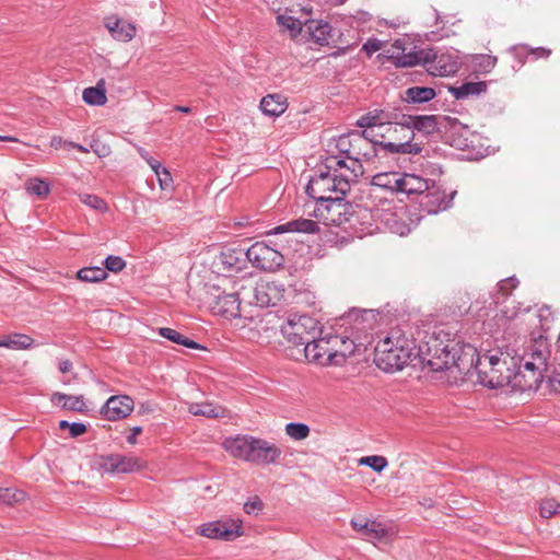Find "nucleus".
<instances>
[{
    "label": "nucleus",
    "instance_id": "f257e3e1",
    "mask_svg": "<svg viewBox=\"0 0 560 560\" xmlns=\"http://www.w3.org/2000/svg\"><path fill=\"white\" fill-rule=\"evenodd\" d=\"M445 337L446 334L440 332L430 337L425 345L419 348L417 354L420 355L422 363L434 372L453 366L463 372L468 365L472 366L476 349L469 345L460 346L458 341Z\"/></svg>",
    "mask_w": 560,
    "mask_h": 560
},
{
    "label": "nucleus",
    "instance_id": "f03ea898",
    "mask_svg": "<svg viewBox=\"0 0 560 560\" xmlns=\"http://www.w3.org/2000/svg\"><path fill=\"white\" fill-rule=\"evenodd\" d=\"M325 168L310 179L306 194L318 203L316 217L328 220L324 211L341 214L345 208L343 196L350 190V179L337 175L336 170L331 173L332 165H325Z\"/></svg>",
    "mask_w": 560,
    "mask_h": 560
},
{
    "label": "nucleus",
    "instance_id": "7ed1b4c3",
    "mask_svg": "<svg viewBox=\"0 0 560 560\" xmlns=\"http://www.w3.org/2000/svg\"><path fill=\"white\" fill-rule=\"evenodd\" d=\"M413 341L400 329H393L374 349V362L384 372L393 373L406 366L416 353Z\"/></svg>",
    "mask_w": 560,
    "mask_h": 560
},
{
    "label": "nucleus",
    "instance_id": "20e7f679",
    "mask_svg": "<svg viewBox=\"0 0 560 560\" xmlns=\"http://www.w3.org/2000/svg\"><path fill=\"white\" fill-rule=\"evenodd\" d=\"M223 447L232 456L258 465L275 464L282 453L275 444L249 435L228 438Z\"/></svg>",
    "mask_w": 560,
    "mask_h": 560
},
{
    "label": "nucleus",
    "instance_id": "39448f33",
    "mask_svg": "<svg viewBox=\"0 0 560 560\" xmlns=\"http://www.w3.org/2000/svg\"><path fill=\"white\" fill-rule=\"evenodd\" d=\"M282 336L289 343L302 346L312 338L319 337V322L306 314L290 313L280 326Z\"/></svg>",
    "mask_w": 560,
    "mask_h": 560
},
{
    "label": "nucleus",
    "instance_id": "423d86ee",
    "mask_svg": "<svg viewBox=\"0 0 560 560\" xmlns=\"http://www.w3.org/2000/svg\"><path fill=\"white\" fill-rule=\"evenodd\" d=\"M380 313L374 310H351L340 317V325L347 327L351 331L353 339L350 340L352 348L349 353L353 352L357 345H363L362 337L372 331L378 324Z\"/></svg>",
    "mask_w": 560,
    "mask_h": 560
},
{
    "label": "nucleus",
    "instance_id": "0eeeda50",
    "mask_svg": "<svg viewBox=\"0 0 560 560\" xmlns=\"http://www.w3.org/2000/svg\"><path fill=\"white\" fill-rule=\"evenodd\" d=\"M387 57L398 68L422 65L429 71V66L435 60V51L432 48L418 49L417 46L407 51L406 39H396L387 50Z\"/></svg>",
    "mask_w": 560,
    "mask_h": 560
},
{
    "label": "nucleus",
    "instance_id": "6e6552de",
    "mask_svg": "<svg viewBox=\"0 0 560 560\" xmlns=\"http://www.w3.org/2000/svg\"><path fill=\"white\" fill-rule=\"evenodd\" d=\"M244 255L254 267L265 271H276L284 262L283 255L264 242L254 243Z\"/></svg>",
    "mask_w": 560,
    "mask_h": 560
},
{
    "label": "nucleus",
    "instance_id": "1a4fd4ad",
    "mask_svg": "<svg viewBox=\"0 0 560 560\" xmlns=\"http://www.w3.org/2000/svg\"><path fill=\"white\" fill-rule=\"evenodd\" d=\"M102 468L112 475L131 474L145 467V462L132 455L109 454L101 458Z\"/></svg>",
    "mask_w": 560,
    "mask_h": 560
},
{
    "label": "nucleus",
    "instance_id": "9d476101",
    "mask_svg": "<svg viewBox=\"0 0 560 560\" xmlns=\"http://www.w3.org/2000/svg\"><path fill=\"white\" fill-rule=\"evenodd\" d=\"M398 126L408 129L410 141L415 137V130L428 136L439 131L438 116L435 115H408L399 112Z\"/></svg>",
    "mask_w": 560,
    "mask_h": 560
},
{
    "label": "nucleus",
    "instance_id": "9b49d317",
    "mask_svg": "<svg viewBox=\"0 0 560 560\" xmlns=\"http://www.w3.org/2000/svg\"><path fill=\"white\" fill-rule=\"evenodd\" d=\"M455 195L456 191L454 190L446 196L445 191L431 180L430 187L421 197L420 207L429 214H436L441 211L447 210L452 206Z\"/></svg>",
    "mask_w": 560,
    "mask_h": 560
},
{
    "label": "nucleus",
    "instance_id": "f8f14e48",
    "mask_svg": "<svg viewBox=\"0 0 560 560\" xmlns=\"http://www.w3.org/2000/svg\"><path fill=\"white\" fill-rule=\"evenodd\" d=\"M198 532L205 537L228 541L233 540L243 534L242 522L240 520L215 521L202 524Z\"/></svg>",
    "mask_w": 560,
    "mask_h": 560
},
{
    "label": "nucleus",
    "instance_id": "ddd939ff",
    "mask_svg": "<svg viewBox=\"0 0 560 560\" xmlns=\"http://www.w3.org/2000/svg\"><path fill=\"white\" fill-rule=\"evenodd\" d=\"M545 371L530 366L529 362L520 360L517 371L512 373V387L522 392L536 390L545 376Z\"/></svg>",
    "mask_w": 560,
    "mask_h": 560
},
{
    "label": "nucleus",
    "instance_id": "4468645a",
    "mask_svg": "<svg viewBox=\"0 0 560 560\" xmlns=\"http://www.w3.org/2000/svg\"><path fill=\"white\" fill-rule=\"evenodd\" d=\"M482 369L475 366L477 382L488 388L495 389L504 386H512V372L509 368L488 366Z\"/></svg>",
    "mask_w": 560,
    "mask_h": 560
},
{
    "label": "nucleus",
    "instance_id": "2eb2a0df",
    "mask_svg": "<svg viewBox=\"0 0 560 560\" xmlns=\"http://www.w3.org/2000/svg\"><path fill=\"white\" fill-rule=\"evenodd\" d=\"M212 294L213 299L210 302L211 310L214 314L224 316L226 318H236L241 316V301L237 293H220Z\"/></svg>",
    "mask_w": 560,
    "mask_h": 560
},
{
    "label": "nucleus",
    "instance_id": "dca6fc26",
    "mask_svg": "<svg viewBox=\"0 0 560 560\" xmlns=\"http://www.w3.org/2000/svg\"><path fill=\"white\" fill-rule=\"evenodd\" d=\"M133 407L135 404L131 397L127 395L112 396L101 408V413L109 421H117L128 417Z\"/></svg>",
    "mask_w": 560,
    "mask_h": 560
},
{
    "label": "nucleus",
    "instance_id": "f3484780",
    "mask_svg": "<svg viewBox=\"0 0 560 560\" xmlns=\"http://www.w3.org/2000/svg\"><path fill=\"white\" fill-rule=\"evenodd\" d=\"M398 116L399 110H384V109H374L371 110L363 116H361L357 120V126L360 128H373L376 126H383V125H395L397 127L398 125Z\"/></svg>",
    "mask_w": 560,
    "mask_h": 560
},
{
    "label": "nucleus",
    "instance_id": "a211bd4d",
    "mask_svg": "<svg viewBox=\"0 0 560 560\" xmlns=\"http://www.w3.org/2000/svg\"><path fill=\"white\" fill-rule=\"evenodd\" d=\"M105 26L110 35L120 42H129L136 36L135 24L118 19L117 16H108L105 20Z\"/></svg>",
    "mask_w": 560,
    "mask_h": 560
},
{
    "label": "nucleus",
    "instance_id": "6ab92c4d",
    "mask_svg": "<svg viewBox=\"0 0 560 560\" xmlns=\"http://www.w3.org/2000/svg\"><path fill=\"white\" fill-rule=\"evenodd\" d=\"M319 230L318 224L310 219H296L287 223L277 225L268 234H283V233H306L313 234Z\"/></svg>",
    "mask_w": 560,
    "mask_h": 560
},
{
    "label": "nucleus",
    "instance_id": "aec40b11",
    "mask_svg": "<svg viewBox=\"0 0 560 560\" xmlns=\"http://www.w3.org/2000/svg\"><path fill=\"white\" fill-rule=\"evenodd\" d=\"M430 182L419 175L411 173L400 174V186L399 192L410 195H423L430 187Z\"/></svg>",
    "mask_w": 560,
    "mask_h": 560
},
{
    "label": "nucleus",
    "instance_id": "412c9836",
    "mask_svg": "<svg viewBox=\"0 0 560 560\" xmlns=\"http://www.w3.org/2000/svg\"><path fill=\"white\" fill-rule=\"evenodd\" d=\"M279 299L277 287L269 283H258L254 288V302L259 307H268L275 305Z\"/></svg>",
    "mask_w": 560,
    "mask_h": 560
},
{
    "label": "nucleus",
    "instance_id": "4be33fe9",
    "mask_svg": "<svg viewBox=\"0 0 560 560\" xmlns=\"http://www.w3.org/2000/svg\"><path fill=\"white\" fill-rule=\"evenodd\" d=\"M457 70L458 62L448 54L435 52V60L433 65L429 66V72L440 77H448L456 73Z\"/></svg>",
    "mask_w": 560,
    "mask_h": 560
},
{
    "label": "nucleus",
    "instance_id": "5701e85b",
    "mask_svg": "<svg viewBox=\"0 0 560 560\" xmlns=\"http://www.w3.org/2000/svg\"><path fill=\"white\" fill-rule=\"evenodd\" d=\"M51 402L56 406L61 407L66 410L84 412L88 410L84 397L82 395H67L60 392H56L51 396Z\"/></svg>",
    "mask_w": 560,
    "mask_h": 560
},
{
    "label": "nucleus",
    "instance_id": "b1692460",
    "mask_svg": "<svg viewBox=\"0 0 560 560\" xmlns=\"http://www.w3.org/2000/svg\"><path fill=\"white\" fill-rule=\"evenodd\" d=\"M288 107L287 100L281 94H268L260 101L259 108L270 117H278L285 112Z\"/></svg>",
    "mask_w": 560,
    "mask_h": 560
},
{
    "label": "nucleus",
    "instance_id": "393cba45",
    "mask_svg": "<svg viewBox=\"0 0 560 560\" xmlns=\"http://www.w3.org/2000/svg\"><path fill=\"white\" fill-rule=\"evenodd\" d=\"M436 96L435 90L429 86H411L401 94V100L407 104L428 103Z\"/></svg>",
    "mask_w": 560,
    "mask_h": 560
},
{
    "label": "nucleus",
    "instance_id": "a878e982",
    "mask_svg": "<svg viewBox=\"0 0 560 560\" xmlns=\"http://www.w3.org/2000/svg\"><path fill=\"white\" fill-rule=\"evenodd\" d=\"M450 93L456 100H467L470 96H479L487 91V84L483 81L465 82L460 86H450Z\"/></svg>",
    "mask_w": 560,
    "mask_h": 560
},
{
    "label": "nucleus",
    "instance_id": "bb28decb",
    "mask_svg": "<svg viewBox=\"0 0 560 560\" xmlns=\"http://www.w3.org/2000/svg\"><path fill=\"white\" fill-rule=\"evenodd\" d=\"M377 145H380L384 151L393 153V154H413L417 155L421 153L422 147L420 143L410 141L409 138H407L404 142H377Z\"/></svg>",
    "mask_w": 560,
    "mask_h": 560
},
{
    "label": "nucleus",
    "instance_id": "cd10ccee",
    "mask_svg": "<svg viewBox=\"0 0 560 560\" xmlns=\"http://www.w3.org/2000/svg\"><path fill=\"white\" fill-rule=\"evenodd\" d=\"M328 345L323 338H312V340L305 341L302 346H304V355L307 360L313 362H320V360L327 354V349L324 347ZM331 353H328L330 357Z\"/></svg>",
    "mask_w": 560,
    "mask_h": 560
},
{
    "label": "nucleus",
    "instance_id": "c85d7f7f",
    "mask_svg": "<svg viewBox=\"0 0 560 560\" xmlns=\"http://www.w3.org/2000/svg\"><path fill=\"white\" fill-rule=\"evenodd\" d=\"M550 355V351L548 350V348L545 346L542 347V345H539V347H534L532 348L530 352L524 354L521 360L522 361H525V362H529L530 363V366H535L536 370L537 369H540L545 372H547V368H548V358Z\"/></svg>",
    "mask_w": 560,
    "mask_h": 560
},
{
    "label": "nucleus",
    "instance_id": "c756f323",
    "mask_svg": "<svg viewBox=\"0 0 560 560\" xmlns=\"http://www.w3.org/2000/svg\"><path fill=\"white\" fill-rule=\"evenodd\" d=\"M83 101L89 105L101 106L107 101L105 80L101 79L97 81L95 86H90L83 91Z\"/></svg>",
    "mask_w": 560,
    "mask_h": 560
},
{
    "label": "nucleus",
    "instance_id": "7c9ffc66",
    "mask_svg": "<svg viewBox=\"0 0 560 560\" xmlns=\"http://www.w3.org/2000/svg\"><path fill=\"white\" fill-rule=\"evenodd\" d=\"M34 346V339L25 334L14 332L0 340V348L26 350Z\"/></svg>",
    "mask_w": 560,
    "mask_h": 560
},
{
    "label": "nucleus",
    "instance_id": "2f4dec72",
    "mask_svg": "<svg viewBox=\"0 0 560 560\" xmlns=\"http://www.w3.org/2000/svg\"><path fill=\"white\" fill-rule=\"evenodd\" d=\"M188 411L194 416H202L207 418H220L225 413V409L212 402H192L188 407Z\"/></svg>",
    "mask_w": 560,
    "mask_h": 560
},
{
    "label": "nucleus",
    "instance_id": "473e14b6",
    "mask_svg": "<svg viewBox=\"0 0 560 560\" xmlns=\"http://www.w3.org/2000/svg\"><path fill=\"white\" fill-rule=\"evenodd\" d=\"M159 335L174 343H177V345L190 348V349H202L203 348L198 342L189 339L188 337L182 335L177 330L170 328V327L159 328Z\"/></svg>",
    "mask_w": 560,
    "mask_h": 560
},
{
    "label": "nucleus",
    "instance_id": "72a5a7b5",
    "mask_svg": "<svg viewBox=\"0 0 560 560\" xmlns=\"http://www.w3.org/2000/svg\"><path fill=\"white\" fill-rule=\"evenodd\" d=\"M373 185L399 192L400 174L396 172L380 173L373 177Z\"/></svg>",
    "mask_w": 560,
    "mask_h": 560
},
{
    "label": "nucleus",
    "instance_id": "f704fd0d",
    "mask_svg": "<svg viewBox=\"0 0 560 560\" xmlns=\"http://www.w3.org/2000/svg\"><path fill=\"white\" fill-rule=\"evenodd\" d=\"M106 269L97 266L84 267L77 272V278L83 282L95 283L107 278Z\"/></svg>",
    "mask_w": 560,
    "mask_h": 560
},
{
    "label": "nucleus",
    "instance_id": "c9c22d12",
    "mask_svg": "<svg viewBox=\"0 0 560 560\" xmlns=\"http://www.w3.org/2000/svg\"><path fill=\"white\" fill-rule=\"evenodd\" d=\"M242 255H244L242 250L228 249L221 253V261L228 270L238 271L243 268Z\"/></svg>",
    "mask_w": 560,
    "mask_h": 560
},
{
    "label": "nucleus",
    "instance_id": "e433bc0d",
    "mask_svg": "<svg viewBox=\"0 0 560 560\" xmlns=\"http://www.w3.org/2000/svg\"><path fill=\"white\" fill-rule=\"evenodd\" d=\"M277 22L283 31L290 32V35L292 38L298 37V35L302 31V22L294 16L287 15V14H279L277 16Z\"/></svg>",
    "mask_w": 560,
    "mask_h": 560
},
{
    "label": "nucleus",
    "instance_id": "4c0bfd02",
    "mask_svg": "<svg viewBox=\"0 0 560 560\" xmlns=\"http://www.w3.org/2000/svg\"><path fill=\"white\" fill-rule=\"evenodd\" d=\"M285 434L294 441L305 440L311 432L310 427L302 422H289L284 428Z\"/></svg>",
    "mask_w": 560,
    "mask_h": 560
},
{
    "label": "nucleus",
    "instance_id": "58836bf2",
    "mask_svg": "<svg viewBox=\"0 0 560 560\" xmlns=\"http://www.w3.org/2000/svg\"><path fill=\"white\" fill-rule=\"evenodd\" d=\"M495 63L497 57L487 54L476 55L472 59L475 71L480 73H489L495 67Z\"/></svg>",
    "mask_w": 560,
    "mask_h": 560
},
{
    "label": "nucleus",
    "instance_id": "ea45409f",
    "mask_svg": "<svg viewBox=\"0 0 560 560\" xmlns=\"http://www.w3.org/2000/svg\"><path fill=\"white\" fill-rule=\"evenodd\" d=\"M308 30L311 31V36L316 44L320 46L328 44V38L331 31V27L328 23H317L314 28L308 26Z\"/></svg>",
    "mask_w": 560,
    "mask_h": 560
},
{
    "label": "nucleus",
    "instance_id": "a19ab883",
    "mask_svg": "<svg viewBox=\"0 0 560 560\" xmlns=\"http://www.w3.org/2000/svg\"><path fill=\"white\" fill-rule=\"evenodd\" d=\"M26 190L36 195L39 198L46 197L50 191V186L47 182L39 178H31L26 182Z\"/></svg>",
    "mask_w": 560,
    "mask_h": 560
},
{
    "label": "nucleus",
    "instance_id": "79ce46f5",
    "mask_svg": "<svg viewBox=\"0 0 560 560\" xmlns=\"http://www.w3.org/2000/svg\"><path fill=\"white\" fill-rule=\"evenodd\" d=\"M25 499V492L13 488H0V502L12 505Z\"/></svg>",
    "mask_w": 560,
    "mask_h": 560
},
{
    "label": "nucleus",
    "instance_id": "37998d69",
    "mask_svg": "<svg viewBox=\"0 0 560 560\" xmlns=\"http://www.w3.org/2000/svg\"><path fill=\"white\" fill-rule=\"evenodd\" d=\"M363 527H364V532L362 534L364 537H366L369 539L381 540L387 534V530L380 523H376L375 521L364 522Z\"/></svg>",
    "mask_w": 560,
    "mask_h": 560
},
{
    "label": "nucleus",
    "instance_id": "c03bdc74",
    "mask_svg": "<svg viewBox=\"0 0 560 560\" xmlns=\"http://www.w3.org/2000/svg\"><path fill=\"white\" fill-rule=\"evenodd\" d=\"M475 366H478V368H487V366H502V368H508L506 365V361H502L498 355H483V357H478L477 360H476V364L474 363L472 366H467V373L470 372V368H475Z\"/></svg>",
    "mask_w": 560,
    "mask_h": 560
},
{
    "label": "nucleus",
    "instance_id": "a18cd8bd",
    "mask_svg": "<svg viewBox=\"0 0 560 560\" xmlns=\"http://www.w3.org/2000/svg\"><path fill=\"white\" fill-rule=\"evenodd\" d=\"M360 464L369 466L376 472L383 471L388 465L387 459L384 456L380 455H371L363 457L360 459Z\"/></svg>",
    "mask_w": 560,
    "mask_h": 560
},
{
    "label": "nucleus",
    "instance_id": "49530a36",
    "mask_svg": "<svg viewBox=\"0 0 560 560\" xmlns=\"http://www.w3.org/2000/svg\"><path fill=\"white\" fill-rule=\"evenodd\" d=\"M80 200L82 203L86 205L88 207L94 209V210H97V211H101V212H104L107 210V205L106 202L100 198L98 196L96 195H91V194H81L79 196Z\"/></svg>",
    "mask_w": 560,
    "mask_h": 560
},
{
    "label": "nucleus",
    "instance_id": "de8ad7c7",
    "mask_svg": "<svg viewBox=\"0 0 560 560\" xmlns=\"http://www.w3.org/2000/svg\"><path fill=\"white\" fill-rule=\"evenodd\" d=\"M560 513V503L553 499L545 500L540 504V515L545 518H549Z\"/></svg>",
    "mask_w": 560,
    "mask_h": 560
},
{
    "label": "nucleus",
    "instance_id": "09e8293b",
    "mask_svg": "<svg viewBox=\"0 0 560 560\" xmlns=\"http://www.w3.org/2000/svg\"><path fill=\"white\" fill-rule=\"evenodd\" d=\"M518 283L520 282L515 277L503 279L497 285L498 293L501 294L503 298H506L518 285Z\"/></svg>",
    "mask_w": 560,
    "mask_h": 560
},
{
    "label": "nucleus",
    "instance_id": "8fccbe9b",
    "mask_svg": "<svg viewBox=\"0 0 560 560\" xmlns=\"http://www.w3.org/2000/svg\"><path fill=\"white\" fill-rule=\"evenodd\" d=\"M104 265L106 271L119 272L126 267V261L120 256L109 255L105 258Z\"/></svg>",
    "mask_w": 560,
    "mask_h": 560
},
{
    "label": "nucleus",
    "instance_id": "3c124183",
    "mask_svg": "<svg viewBox=\"0 0 560 560\" xmlns=\"http://www.w3.org/2000/svg\"><path fill=\"white\" fill-rule=\"evenodd\" d=\"M90 148L98 158H106L112 152L110 147L100 139H93Z\"/></svg>",
    "mask_w": 560,
    "mask_h": 560
},
{
    "label": "nucleus",
    "instance_id": "603ef678",
    "mask_svg": "<svg viewBox=\"0 0 560 560\" xmlns=\"http://www.w3.org/2000/svg\"><path fill=\"white\" fill-rule=\"evenodd\" d=\"M349 160V163H347V170L350 171V173L353 175V177L362 176L364 173L363 166L359 160L358 156H354L352 154L346 156Z\"/></svg>",
    "mask_w": 560,
    "mask_h": 560
},
{
    "label": "nucleus",
    "instance_id": "864d4df0",
    "mask_svg": "<svg viewBox=\"0 0 560 560\" xmlns=\"http://www.w3.org/2000/svg\"><path fill=\"white\" fill-rule=\"evenodd\" d=\"M509 51L518 61L520 66H522L525 62V58L529 54V49L525 45L513 46L509 49Z\"/></svg>",
    "mask_w": 560,
    "mask_h": 560
},
{
    "label": "nucleus",
    "instance_id": "5fc2aeb1",
    "mask_svg": "<svg viewBox=\"0 0 560 560\" xmlns=\"http://www.w3.org/2000/svg\"><path fill=\"white\" fill-rule=\"evenodd\" d=\"M262 502L258 497H254L253 499L248 500L244 503V511L247 514H257L259 511L262 510Z\"/></svg>",
    "mask_w": 560,
    "mask_h": 560
},
{
    "label": "nucleus",
    "instance_id": "6e6d98bb",
    "mask_svg": "<svg viewBox=\"0 0 560 560\" xmlns=\"http://www.w3.org/2000/svg\"><path fill=\"white\" fill-rule=\"evenodd\" d=\"M382 48V42L376 38H370L366 43L363 44L362 50L366 52L368 56L373 55Z\"/></svg>",
    "mask_w": 560,
    "mask_h": 560
},
{
    "label": "nucleus",
    "instance_id": "4d7b16f0",
    "mask_svg": "<svg viewBox=\"0 0 560 560\" xmlns=\"http://www.w3.org/2000/svg\"><path fill=\"white\" fill-rule=\"evenodd\" d=\"M351 136H341L337 142L338 150L343 153L346 156L352 154L350 147L352 145Z\"/></svg>",
    "mask_w": 560,
    "mask_h": 560
},
{
    "label": "nucleus",
    "instance_id": "13d9d810",
    "mask_svg": "<svg viewBox=\"0 0 560 560\" xmlns=\"http://www.w3.org/2000/svg\"><path fill=\"white\" fill-rule=\"evenodd\" d=\"M86 425L81 422H72L69 425V432L71 438H78L86 432Z\"/></svg>",
    "mask_w": 560,
    "mask_h": 560
},
{
    "label": "nucleus",
    "instance_id": "bf43d9fd",
    "mask_svg": "<svg viewBox=\"0 0 560 560\" xmlns=\"http://www.w3.org/2000/svg\"><path fill=\"white\" fill-rule=\"evenodd\" d=\"M162 189H167L172 184V176L166 168H162L160 176H156Z\"/></svg>",
    "mask_w": 560,
    "mask_h": 560
},
{
    "label": "nucleus",
    "instance_id": "052dcab7",
    "mask_svg": "<svg viewBox=\"0 0 560 560\" xmlns=\"http://www.w3.org/2000/svg\"><path fill=\"white\" fill-rule=\"evenodd\" d=\"M352 136L354 137V142L357 144H360L361 142H365L366 140H369L373 135L371 128H364V130L360 135L353 133Z\"/></svg>",
    "mask_w": 560,
    "mask_h": 560
},
{
    "label": "nucleus",
    "instance_id": "680f3d73",
    "mask_svg": "<svg viewBox=\"0 0 560 560\" xmlns=\"http://www.w3.org/2000/svg\"><path fill=\"white\" fill-rule=\"evenodd\" d=\"M529 54L534 55L536 59L538 58H548L551 54V50L544 47H537L529 49Z\"/></svg>",
    "mask_w": 560,
    "mask_h": 560
},
{
    "label": "nucleus",
    "instance_id": "e2e57ef3",
    "mask_svg": "<svg viewBox=\"0 0 560 560\" xmlns=\"http://www.w3.org/2000/svg\"><path fill=\"white\" fill-rule=\"evenodd\" d=\"M549 385L552 390L560 393V373H555L549 377Z\"/></svg>",
    "mask_w": 560,
    "mask_h": 560
},
{
    "label": "nucleus",
    "instance_id": "0e129e2a",
    "mask_svg": "<svg viewBox=\"0 0 560 560\" xmlns=\"http://www.w3.org/2000/svg\"><path fill=\"white\" fill-rule=\"evenodd\" d=\"M142 432V428L141 427H133L131 430H130V434L127 436V442L131 445L136 444L137 442V435L140 434Z\"/></svg>",
    "mask_w": 560,
    "mask_h": 560
},
{
    "label": "nucleus",
    "instance_id": "69168bd1",
    "mask_svg": "<svg viewBox=\"0 0 560 560\" xmlns=\"http://www.w3.org/2000/svg\"><path fill=\"white\" fill-rule=\"evenodd\" d=\"M147 163L150 165V167L155 173V175L160 176V173L162 172V168H164L161 165V163L158 160L153 159V158H151Z\"/></svg>",
    "mask_w": 560,
    "mask_h": 560
},
{
    "label": "nucleus",
    "instance_id": "338daca9",
    "mask_svg": "<svg viewBox=\"0 0 560 560\" xmlns=\"http://www.w3.org/2000/svg\"><path fill=\"white\" fill-rule=\"evenodd\" d=\"M58 369L62 374H66L72 370V362L70 360H62L59 362Z\"/></svg>",
    "mask_w": 560,
    "mask_h": 560
},
{
    "label": "nucleus",
    "instance_id": "774afa93",
    "mask_svg": "<svg viewBox=\"0 0 560 560\" xmlns=\"http://www.w3.org/2000/svg\"><path fill=\"white\" fill-rule=\"evenodd\" d=\"M326 165H332V168L335 166L347 168V162L342 159L332 158L328 160V163Z\"/></svg>",
    "mask_w": 560,
    "mask_h": 560
}]
</instances>
